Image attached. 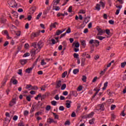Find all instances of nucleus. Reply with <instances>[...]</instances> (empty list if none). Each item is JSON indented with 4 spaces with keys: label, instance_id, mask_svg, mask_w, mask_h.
I'll list each match as a JSON object with an SVG mask.
<instances>
[{
    "label": "nucleus",
    "instance_id": "f257e3e1",
    "mask_svg": "<svg viewBox=\"0 0 126 126\" xmlns=\"http://www.w3.org/2000/svg\"><path fill=\"white\" fill-rule=\"evenodd\" d=\"M43 45L44 44L41 41H39L37 44H36V43H33L32 44V47H33L34 49L31 51L32 56H35L36 54H38V53L40 52V50L42 49V47H43Z\"/></svg>",
    "mask_w": 126,
    "mask_h": 126
},
{
    "label": "nucleus",
    "instance_id": "f03ea898",
    "mask_svg": "<svg viewBox=\"0 0 126 126\" xmlns=\"http://www.w3.org/2000/svg\"><path fill=\"white\" fill-rule=\"evenodd\" d=\"M8 4H9V6H11V7H17V4L16 2H15V0H9L8 1Z\"/></svg>",
    "mask_w": 126,
    "mask_h": 126
},
{
    "label": "nucleus",
    "instance_id": "7ed1b4c3",
    "mask_svg": "<svg viewBox=\"0 0 126 126\" xmlns=\"http://www.w3.org/2000/svg\"><path fill=\"white\" fill-rule=\"evenodd\" d=\"M96 30L98 33H97L98 35L102 36L104 33H105V30H102L99 27H97Z\"/></svg>",
    "mask_w": 126,
    "mask_h": 126
},
{
    "label": "nucleus",
    "instance_id": "20e7f679",
    "mask_svg": "<svg viewBox=\"0 0 126 126\" xmlns=\"http://www.w3.org/2000/svg\"><path fill=\"white\" fill-rule=\"evenodd\" d=\"M58 24V23L55 22V23H52L50 25L49 30L50 31H52L53 29L57 28V25Z\"/></svg>",
    "mask_w": 126,
    "mask_h": 126
},
{
    "label": "nucleus",
    "instance_id": "39448f33",
    "mask_svg": "<svg viewBox=\"0 0 126 126\" xmlns=\"http://www.w3.org/2000/svg\"><path fill=\"white\" fill-rule=\"evenodd\" d=\"M47 122L48 124H51L52 123L57 124L58 122L52 118H49L47 119Z\"/></svg>",
    "mask_w": 126,
    "mask_h": 126
},
{
    "label": "nucleus",
    "instance_id": "423d86ee",
    "mask_svg": "<svg viewBox=\"0 0 126 126\" xmlns=\"http://www.w3.org/2000/svg\"><path fill=\"white\" fill-rule=\"evenodd\" d=\"M79 46H80V44H79V42L77 41H74L72 44L73 48H79Z\"/></svg>",
    "mask_w": 126,
    "mask_h": 126
},
{
    "label": "nucleus",
    "instance_id": "0eeeda50",
    "mask_svg": "<svg viewBox=\"0 0 126 126\" xmlns=\"http://www.w3.org/2000/svg\"><path fill=\"white\" fill-rule=\"evenodd\" d=\"M105 108H104V105L103 104H99L98 105V108L97 109V111H99V112H102V111H104Z\"/></svg>",
    "mask_w": 126,
    "mask_h": 126
},
{
    "label": "nucleus",
    "instance_id": "6e6552de",
    "mask_svg": "<svg viewBox=\"0 0 126 126\" xmlns=\"http://www.w3.org/2000/svg\"><path fill=\"white\" fill-rule=\"evenodd\" d=\"M7 80H8V77H7V76H6L5 78H4L3 80L1 83V87L5 85V84L6 83V81H7Z\"/></svg>",
    "mask_w": 126,
    "mask_h": 126
},
{
    "label": "nucleus",
    "instance_id": "1a4fd4ad",
    "mask_svg": "<svg viewBox=\"0 0 126 126\" xmlns=\"http://www.w3.org/2000/svg\"><path fill=\"white\" fill-rule=\"evenodd\" d=\"M10 82L14 84V85H15L18 83V81L16 79H14V77H13L11 79Z\"/></svg>",
    "mask_w": 126,
    "mask_h": 126
},
{
    "label": "nucleus",
    "instance_id": "9d476101",
    "mask_svg": "<svg viewBox=\"0 0 126 126\" xmlns=\"http://www.w3.org/2000/svg\"><path fill=\"white\" fill-rule=\"evenodd\" d=\"M15 104H16V99L13 98L10 102L9 105L11 107H12V106H14V105H15Z\"/></svg>",
    "mask_w": 126,
    "mask_h": 126
},
{
    "label": "nucleus",
    "instance_id": "9b49d317",
    "mask_svg": "<svg viewBox=\"0 0 126 126\" xmlns=\"http://www.w3.org/2000/svg\"><path fill=\"white\" fill-rule=\"evenodd\" d=\"M64 31H65V29H64L63 30H57L56 33V35H57V36H59L60 35H61V34H62V33H63V32H64Z\"/></svg>",
    "mask_w": 126,
    "mask_h": 126
},
{
    "label": "nucleus",
    "instance_id": "f8f14e48",
    "mask_svg": "<svg viewBox=\"0 0 126 126\" xmlns=\"http://www.w3.org/2000/svg\"><path fill=\"white\" fill-rule=\"evenodd\" d=\"M2 34H3V35H6L7 39H10L9 35H8V32H7V31H2Z\"/></svg>",
    "mask_w": 126,
    "mask_h": 126
},
{
    "label": "nucleus",
    "instance_id": "ddd939ff",
    "mask_svg": "<svg viewBox=\"0 0 126 126\" xmlns=\"http://www.w3.org/2000/svg\"><path fill=\"white\" fill-rule=\"evenodd\" d=\"M94 116V112H92L90 114L86 115V117L88 119H90V118H92Z\"/></svg>",
    "mask_w": 126,
    "mask_h": 126
},
{
    "label": "nucleus",
    "instance_id": "4468645a",
    "mask_svg": "<svg viewBox=\"0 0 126 126\" xmlns=\"http://www.w3.org/2000/svg\"><path fill=\"white\" fill-rule=\"evenodd\" d=\"M32 70H33V67L28 68L26 69V72L27 73H31Z\"/></svg>",
    "mask_w": 126,
    "mask_h": 126
},
{
    "label": "nucleus",
    "instance_id": "2eb2a0df",
    "mask_svg": "<svg viewBox=\"0 0 126 126\" xmlns=\"http://www.w3.org/2000/svg\"><path fill=\"white\" fill-rule=\"evenodd\" d=\"M60 3V0H54L53 2V7H55L57 4Z\"/></svg>",
    "mask_w": 126,
    "mask_h": 126
},
{
    "label": "nucleus",
    "instance_id": "dca6fc26",
    "mask_svg": "<svg viewBox=\"0 0 126 126\" xmlns=\"http://www.w3.org/2000/svg\"><path fill=\"white\" fill-rule=\"evenodd\" d=\"M27 63V60L22 59L20 60V63L22 64V65H24V64H26Z\"/></svg>",
    "mask_w": 126,
    "mask_h": 126
},
{
    "label": "nucleus",
    "instance_id": "f3484780",
    "mask_svg": "<svg viewBox=\"0 0 126 126\" xmlns=\"http://www.w3.org/2000/svg\"><path fill=\"white\" fill-rule=\"evenodd\" d=\"M99 5H100V6H101V7L102 8H105V2H102V1H100V2H99Z\"/></svg>",
    "mask_w": 126,
    "mask_h": 126
},
{
    "label": "nucleus",
    "instance_id": "a211bd4d",
    "mask_svg": "<svg viewBox=\"0 0 126 126\" xmlns=\"http://www.w3.org/2000/svg\"><path fill=\"white\" fill-rule=\"evenodd\" d=\"M108 69V68H105L103 70H102L100 71L99 74L100 75H104L105 74V72H106V71Z\"/></svg>",
    "mask_w": 126,
    "mask_h": 126
},
{
    "label": "nucleus",
    "instance_id": "6ab92c4d",
    "mask_svg": "<svg viewBox=\"0 0 126 126\" xmlns=\"http://www.w3.org/2000/svg\"><path fill=\"white\" fill-rule=\"evenodd\" d=\"M108 82H106L105 83H104V86L102 88V90H106V89L108 86Z\"/></svg>",
    "mask_w": 126,
    "mask_h": 126
},
{
    "label": "nucleus",
    "instance_id": "aec40b11",
    "mask_svg": "<svg viewBox=\"0 0 126 126\" xmlns=\"http://www.w3.org/2000/svg\"><path fill=\"white\" fill-rule=\"evenodd\" d=\"M101 6H100V4H96V5L95 6V10H97V11H99L100 9H101V8H100Z\"/></svg>",
    "mask_w": 126,
    "mask_h": 126
},
{
    "label": "nucleus",
    "instance_id": "412c9836",
    "mask_svg": "<svg viewBox=\"0 0 126 126\" xmlns=\"http://www.w3.org/2000/svg\"><path fill=\"white\" fill-rule=\"evenodd\" d=\"M62 86V81H59L57 84V88H60Z\"/></svg>",
    "mask_w": 126,
    "mask_h": 126
},
{
    "label": "nucleus",
    "instance_id": "4be33fe9",
    "mask_svg": "<svg viewBox=\"0 0 126 126\" xmlns=\"http://www.w3.org/2000/svg\"><path fill=\"white\" fill-rule=\"evenodd\" d=\"M53 115L55 119V120H59V115L55 113H53Z\"/></svg>",
    "mask_w": 126,
    "mask_h": 126
},
{
    "label": "nucleus",
    "instance_id": "5701e85b",
    "mask_svg": "<svg viewBox=\"0 0 126 126\" xmlns=\"http://www.w3.org/2000/svg\"><path fill=\"white\" fill-rule=\"evenodd\" d=\"M40 33H41L40 31L37 32L33 34V37H38L40 35Z\"/></svg>",
    "mask_w": 126,
    "mask_h": 126
},
{
    "label": "nucleus",
    "instance_id": "b1692460",
    "mask_svg": "<svg viewBox=\"0 0 126 126\" xmlns=\"http://www.w3.org/2000/svg\"><path fill=\"white\" fill-rule=\"evenodd\" d=\"M94 122H95V119L93 118L89 121L90 125H94Z\"/></svg>",
    "mask_w": 126,
    "mask_h": 126
},
{
    "label": "nucleus",
    "instance_id": "393cba45",
    "mask_svg": "<svg viewBox=\"0 0 126 126\" xmlns=\"http://www.w3.org/2000/svg\"><path fill=\"white\" fill-rule=\"evenodd\" d=\"M79 72V69H75L73 71V73L74 74H77Z\"/></svg>",
    "mask_w": 126,
    "mask_h": 126
},
{
    "label": "nucleus",
    "instance_id": "a878e982",
    "mask_svg": "<svg viewBox=\"0 0 126 126\" xmlns=\"http://www.w3.org/2000/svg\"><path fill=\"white\" fill-rule=\"evenodd\" d=\"M85 65V59H83L81 61V66H84Z\"/></svg>",
    "mask_w": 126,
    "mask_h": 126
},
{
    "label": "nucleus",
    "instance_id": "bb28decb",
    "mask_svg": "<svg viewBox=\"0 0 126 126\" xmlns=\"http://www.w3.org/2000/svg\"><path fill=\"white\" fill-rule=\"evenodd\" d=\"M73 56H74V58H75V59H77V60L79 59V55H78V54L74 53Z\"/></svg>",
    "mask_w": 126,
    "mask_h": 126
},
{
    "label": "nucleus",
    "instance_id": "cd10ccee",
    "mask_svg": "<svg viewBox=\"0 0 126 126\" xmlns=\"http://www.w3.org/2000/svg\"><path fill=\"white\" fill-rule=\"evenodd\" d=\"M47 64V63L45 62V60L42 59L41 62V65H46Z\"/></svg>",
    "mask_w": 126,
    "mask_h": 126
},
{
    "label": "nucleus",
    "instance_id": "c85d7f7f",
    "mask_svg": "<svg viewBox=\"0 0 126 126\" xmlns=\"http://www.w3.org/2000/svg\"><path fill=\"white\" fill-rule=\"evenodd\" d=\"M105 32L108 35H110V34H111V31H110V30L106 29V30H105Z\"/></svg>",
    "mask_w": 126,
    "mask_h": 126
},
{
    "label": "nucleus",
    "instance_id": "c756f323",
    "mask_svg": "<svg viewBox=\"0 0 126 126\" xmlns=\"http://www.w3.org/2000/svg\"><path fill=\"white\" fill-rule=\"evenodd\" d=\"M65 88H66V85H65V84H64L61 87V90H64Z\"/></svg>",
    "mask_w": 126,
    "mask_h": 126
},
{
    "label": "nucleus",
    "instance_id": "7c9ffc66",
    "mask_svg": "<svg viewBox=\"0 0 126 126\" xmlns=\"http://www.w3.org/2000/svg\"><path fill=\"white\" fill-rule=\"evenodd\" d=\"M41 16H42V12H40L36 17L37 20H39V19H40V17H41Z\"/></svg>",
    "mask_w": 126,
    "mask_h": 126
},
{
    "label": "nucleus",
    "instance_id": "2f4dec72",
    "mask_svg": "<svg viewBox=\"0 0 126 126\" xmlns=\"http://www.w3.org/2000/svg\"><path fill=\"white\" fill-rule=\"evenodd\" d=\"M126 65V62H124L121 63V67H122V68H124V67H125Z\"/></svg>",
    "mask_w": 126,
    "mask_h": 126
},
{
    "label": "nucleus",
    "instance_id": "473e14b6",
    "mask_svg": "<svg viewBox=\"0 0 126 126\" xmlns=\"http://www.w3.org/2000/svg\"><path fill=\"white\" fill-rule=\"evenodd\" d=\"M31 90H38V87L37 86L32 87V88L31 89Z\"/></svg>",
    "mask_w": 126,
    "mask_h": 126
},
{
    "label": "nucleus",
    "instance_id": "72a5a7b5",
    "mask_svg": "<svg viewBox=\"0 0 126 126\" xmlns=\"http://www.w3.org/2000/svg\"><path fill=\"white\" fill-rule=\"evenodd\" d=\"M29 56H30V53H26L23 56V58H26L27 57H29Z\"/></svg>",
    "mask_w": 126,
    "mask_h": 126
},
{
    "label": "nucleus",
    "instance_id": "f704fd0d",
    "mask_svg": "<svg viewBox=\"0 0 126 126\" xmlns=\"http://www.w3.org/2000/svg\"><path fill=\"white\" fill-rule=\"evenodd\" d=\"M67 74V72L65 71L64 72L63 74H62V77L63 78H64V77H65V76H66V75Z\"/></svg>",
    "mask_w": 126,
    "mask_h": 126
},
{
    "label": "nucleus",
    "instance_id": "c9c22d12",
    "mask_svg": "<svg viewBox=\"0 0 126 126\" xmlns=\"http://www.w3.org/2000/svg\"><path fill=\"white\" fill-rule=\"evenodd\" d=\"M71 29H70V28H68L67 31H66V34H69V33H71Z\"/></svg>",
    "mask_w": 126,
    "mask_h": 126
},
{
    "label": "nucleus",
    "instance_id": "e433bc0d",
    "mask_svg": "<svg viewBox=\"0 0 126 126\" xmlns=\"http://www.w3.org/2000/svg\"><path fill=\"white\" fill-rule=\"evenodd\" d=\"M105 37L103 36H97V39H98V40H100V41H102L103 39H105Z\"/></svg>",
    "mask_w": 126,
    "mask_h": 126
},
{
    "label": "nucleus",
    "instance_id": "4c0bfd02",
    "mask_svg": "<svg viewBox=\"0 0 126 126\" xmlns=\"http://www.w3.org/2000/svg\"><path fill=\"white\" fill-rule=\"evenodd\" d=\"M42 97V94H39L35 97V100H38V98H41Z\"/></svg>",
    "mask_w": 126,
    "mask_h": 126
},
{
    "label": "nucleus",
    "instance_id": "58836bf2",
    "mask_svg": "<svg viewBox=\"0 0 126 126\" xmlns=\"http://www.w3.org/2000/svg\"><path fill=\"white\" fill-rule=\"evenodd\" d=\"M31 10L32 11V12H34L36 11V7L33 6L31 8Z\"/></svg>",
    "mask_w": 126,
    "mask_h": 126
},
{
    "label": "nucleus",
    "instance_id": "ea45409f",
    "mask_svg": "<svg viewBox=\"0 0 126 126\" xmlns=\"http://www.w3.org/2000/svg\"><path fill=\"white\" fill-rule=\"evenodd\" d=\"M85 10H80L79 12V13H81V14H85Z\"/></svg>",
    "mask_w": 126,
    "mask_h": 126
},
{
    "label": "nucleus",
    "instance_id": "a19ab883",
    "mask_svg": "<svg viewBox=\"0 0 126 126\" xmlns=\"http://www.w3.org/2000/svg\"><path fill=\"white\" fill-rule=\"evenodd\" d=\"M51 104L53 106H56L57 105V101H56L55 100L51 101Z\"/></svg>",
    "mask_w": 126,
    "mask_h": 126
},
{
    "label": "nucleus",
    "instance_id": "79ce46f5",
    "mask_svg": "<svg viewBox=\"0 0 126 126\" xmlns=\"http://www.w3.org/2000/svg\"><path fill=\"white\" fill-rule=\"evenodd\" d=\"M87 77L85 76H83V78L82 79V80L84 82H86V79H87Z\"/></svg>",
    "mask_w": 126,
    "mask_h": 126
},
{
    "label": "nucleus",
    "instance_id": "37998d69",
    "mask_svg": "<svg viewBox=\"0 0 126 126\" xmlns=\"http://www.w3.org/2000/svg\"><path fill=\"white\" fill-rule=\"evenodd\" d=\"M81 44L84 46L85 47V46H86V42L85 41V40H83L81 42Z\"/></svg>",
    "mask_w": 126,
    "mask_h": 126
},
{
    "label": "nucleus",
    "instance_id": "c03bdc74",
    "mask_svg": "<svg viewBox=\"0 0 126 126\" xmlns=\"http://www.w3.org/2000/svg\"><path fill=\"white\" fill-rule=\"evenodd\" d=\"M29 114V112L27 110L24 111V116H27Z\"/></svg>",
    "mask_w": 126,
    "mask_h": 126
},
{
    "label": "nucleus",
    "instance_id": "a18cd8bd",
    "mask_svg": "<svg viewBox=\"0 0 126 126\" xmlns=\"http://www.w3.org/2000/svg\"><path fill=\"white\" fill-rule=\"evenodd\" d=\"M65 126H69L70 125V122L69 121H67L64 123Z\"/></svg>",
    "mask_w": 126,
    "mask_h": 126
},
{
    "label": "nucleus",
    "instance_id": "49530a36",
    "mask_svg": "<svg viewBox=\"0 0 126 126\" xmlns=\"http://www.w3.org/2000/svg\"><path fill=\"white\" fill-rule=\"evenodd\" d=\"M68 12H72V6H70L68 9Z\"/></svg>",
    "mask_w": 126,
    "mask_h": 126
},
{
    "label": "nucleus",
    "instance_id": "de8ad7c7",
    "mask_svg": "<svg viewBox=\"0 0 126 126\" xmlns=\"http://www.w3.org/2000/svg\"><path fill=\"white\" fill-rule=\"evenodd\" d=\"M51 45H55V44H56V40L55 39H51Z\"/></svg>",
    "mask_w": 126,
    "mask_h": 126
},
{
    "label": "nucleus",
    "instance_id": "09e8293b",
    "mask_svg": "<svg viewBox=\"0 0 126 126\" xmlns=\"http://www.w3.org/2000/svg\"><path fill=\"white\" fill-rule=\"evenodd\" d=\"M46 111H50V110H51V106L47 105L46 107Z\"/></svg>",
    "mask_w": 126,
    "mask_h": 126
},
{
    "label": "nucleus",
    "instance_id": "8fccbe9b",
    "mask_svg": "<svg viewBox=\"0 0 126 126\" xmlns=\"http://www.w3.org/2000/svg\"><path fill=\"white\" fill-rule=\"evenodd\" d=\"M55 8H54V9L55 10H56V11H59V10H60V8L59 6H55Z\"/></svg>",
    "mask_w": 126,
    "mask_h": 126
},
{
    "label": "nucleus",
    "instance_id": "3c124183",
    "mask_svg": "<svg viewBox=\"0 0 126 126\" xmlns=\"http://www.w3.org/2000/svg\"><path fill=\"white\" fill-rule=\"evenodd\" d=\"M32 85H27L26 87V89H29V88H32Z\"/></svg>",
    "mask_w": 126,
    "mask_h": 126
},
{
    "label": "nucleus",
    "instance_id": "603ef678",
    "mask_svg": "<svg viewBox=\"0 0 126 126\" xmlns=\"http://www.w3.org/2000/svg\"><path fill=\"white\" fill-rule=\"evenodd\" d=\"M74 51L75 53H77V52H79V49L78 48L74 47Z\"/></svg>",
    "mask_w": 126,
    "mask_h": 126
},
{
    "label": "nucleus",
    "instance_id": "864d4df0",
    "mask_svg": "<svg viewBox=\"0 0 126 126\" xmlns=\"http://www.w3.org/2000/svg\"><path fill=\"white\" fill-rule=\"evenodd\" d=\"M27 19L29 21H30L31 20V19H32V16L31 15H29L28 16Z\"/></svg>",
    "mask_w": 126,
    "mask_h": 126
},
{
    "label": "nucleus",
    "instance_id": "5fc2aeb1",
    "mask_svg": "<svg viewBox=\"0 0 126 126\" xmlns=\"http://www.w3.org/2000/svg\"><path fill=\"white\" fill-rule=\"evenodd\" d=\"M54 98L55 100H60V97L59 96L58 94H57Z\"/></svg>",
    "mask_w": 126,
    "mask_h": 126
},
{
    "label": "nucleus",
    "instance_id": "6e6d98bb",
    "mask_svg": "<svg viewBox=\"0 0 126 126\" xmlns=\"http://www.w3.org/2000/svg\"><path fill=\"white\" fill-rule=\"evenodd\" d=\"M66 107L67 108H70V103H66Z\"/></svg>",
    "mask_w": 126,
    "mask_h": 126
},
{
    "label": "nucleus",
    "instance_id": "4d7b16f0",
    "mask_svg": "<svg viewBox=\"0 0 126 126\" xmlns=\"http://www.w3.org/2000/svg\"><path fill=\"white\" fill-rule=\"evenodd\" d=\"M116 108V105H112L111 106V110H115V108Z\"/></svg>",
    "mask_w": 126,
    "mask_h": 126
},
{
    "label": "nucleus",
    "instance_id": "13d9d810",
    "mask_svg": "<svg viewBox=\"0 0 126 126\" xmlns=\"http://www.w3.org/2000/svg\"><path fill=\"white\" fill-rule=\"evenodd\" d=\"M82 86H79L78 87V89H77V91H81L82 90Z\"/></svg>",
    "mask_w": 126,
    "mask_h": 126
},
{
    "label": "nucleus",
    "instance_id": "bf43d9fd",
    "mask_svg": "<svg viewBox=\"0 0 126 126\" xmlns=\"http://www.w3.org/2000/svg\"><path fill=\"white\" fill-rule=\"evenodd\" d=\"M59 110L60 111H63V110H64V107H63V106H61L59 107Z\"/></svg>",
    "mask_w": 126,
    "mask_h": 126
},
{
    "label": "nucleus",
    "instance_id": "052dcab7",
    "mask_svg": "<svg viewBox=\"0 0 126 126\" xmlns=\"http://www.w3.org/2000/svg\"><path fill=\"white\" fill-rule=\"evenodd\" d=\"M17 119H18V117L17 116H14L13 118V121H17Z\"/></svg>",
    "mask_w": 126,
    "mask_h": 126
},
{
    "label": "nucleus",
    "instance_id": "680f3d73",
    "mask_svg": "<svg viewBox=\"0 0 126 126\" xmlns=\"http://www.w3.org/2000/svg\"><path fill=\"white\" fill-rule=\"evenodd\" d=\"M66 35V32H64V33H63L62 34H61V35L60 36V39L63 38V37H64V36H65Z\"/></svg>",
    "mask_w": 126,
    "mask_h": 126
},
{
    "label": "nucleus",
    "instance_id": "e2e57ef3",
    "mask_svg": "<svg viewBox=\"0 0 126 126\" xmlns=\"http://www.w3.org/2000/svg\"><path fill=\"white\" fill-rule=\"evenodd\" d=\"M63 95H64V96H67V94H68V93L67 92V91H64L63 92Z\"/></svg>",
    "mask_w": 126,
    "mask_h": 126
},
{
    "label": "nucleus",
    "instance_id": "0e129e2a",
    "mask_svg": "<svg viewBox=\"0 0 126 126\" xmlns=\"http://www.w3.org/2000/svg\"><path fill=\"white\" fill-rule=\"evenodd\" d=\"M25 49H28V48H29V44L28 43H26L25 44Z\"/></svg>",
    "mask_w": 126,
    "mask_h": 126
},
{
    "label": "nucleus",
    "instance_id": "69168bd1",
    "mask_svg": "<svg viewBox=\"0 0 126 126\" xmlns=\"http://www.w3.org/2000/svg\"><path fill=\"white\" fill-rule=\"evenodd\" d=\"M100 58V57H99V55H95L94 56V60H95V61H97V60H98V59H99Z\"/></svg>",
    "mask_w": 126,
    "mask_h": 126
},
{
    "label": "nucleus",
    "instance_id": "338daca9",
    "mask_svg": "<svg viewBox=\"0 0 126 126\" xmlns=\"http://www.w3.org/2000/svg\"><path fill=\"white\" fill-rule=\"evenodd\" d=\"M21 34V33L20 32H16V36H20Z\"/></svg>",
    "mask_w": 126,
    "mask_h": 126
},
{
    "label": "nucleus",
    "instance_id": "774afa93",
    "mask_svg": "<svg viewBox=\"0 0 126 126\" xmlns=\"http://www.w3.org/2000/svg\"><path fill=\"white\" fill-rule=\"evenodd\" d=\"M109 23H110V24L113 25V24H114V21L110 20L109 21Z\"/></svg>",
    "mask_w": 126,
    "mask_h": 126
}]
</instances>
